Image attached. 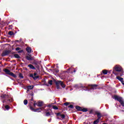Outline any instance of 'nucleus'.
I'll return each instance as SVG.
<instances>
[{
	"label": "nucleus",
	"instance_id": "32",
	"mask_svg": "<svg viewBox=\"0 0 124 124\" xmlns=\"http://www.w3.org/2000/svg\"><path fill=\"white\" fill-rule=\"evenodd\" d=\"M37 74H36V73H34V75H33V76H34V77H37V76H36Z\"/></svg>",
	"mask_w": 124,
	"mask_h": 124
},
{
	"label": "nucleus",
	"instance_id": "31",
	"mask_svg": "<svg viewBox=\"0 0 124 124\" xmlns=\"http://www.w3.org/2000/svg\"><path fill=\"white\" fill-rule=\"evenodd\" d=\"M69 108H71L72 109L73 108V105H70L69 106Z\"/></svg>",
	"mask_w": 124,
	"mask_h": 124
},
{
	"label": "nucleus",
	"instance_id": "1",
	"mask_svg": "<svg viewBox=\"0 0 124 124\" xmlns=\"http://www.w3.org/2000/svg\"><path fill=\"white\" fill-rule=\"evenodd\" d=\"M114 99L115 100H117V101H119V102H120V103L121 104V105L123 107H124V100L123 99V98H122L119 96L114 95Z\"/></svg>",
	"mask_w": 124,
	"mask_h": 124
},
{
	"label": "nucleus",
	"instance_id": "7",
	"mask_svg": "<svg viewBox=\"0 0 124 124\" xmlns=\"http://www.w3.org/2000/svg\"><path fill=\"white\" fill-rule=\"evenodd\" d=\"M30 77H32L34 80H36V79H38V77H34V76H33V75L32 74H31L30 75Z\"/></svg>",
	"mask_w": 124,
	"mask_h": 124
},
{
	"label": "nucleus",
	"instance_id": "21",
	"mask_svg": "<svg viewBox=\"0 0 124 124\" xmlns=\"http://www.w3.org/2000/svg\"><path fill=\"white\" fill-rule=\"evenodd\" d=\"M41 110H42V108H40L36 110V112H41Z\"/></svg>",
	"mask_w": 124,
	"mask_h": 124
},
{
	"label": "nucleus",
	"instance_id": "18",
	"mask_svg": "<svg viewBox=\"0 0 124 124\" xmlns=\"http://www.w3.org/2000/svg\"><path fill=\"white\" fill-rule=\"evenodd\" d=\"M97 116L98 117V119H99V120H100V118H101V115L100 114V113H97Z\"/></svg>",
	"mask_w": 124,
	"mask_h": 124
},
{
	"label": "nucleus",
	"instance_id": "19",
	"mask_svg": "<svg viewBox=\"0 0 124 124\" xmlns=\"http://www.w3.org/2000/svg\"><path fill=\"white\" fill-rule=\"evenodd\" d=\"M14 57H15L16 59H20V56L18 54H15Z\"/></svg>",
	"mask_w": 124,
	"mask_h": 124
},
{
	"label": "nucleus",
	"instance_id": "28",
	"mask_svg": "<svg viewBox=\"0 0 124 124\" xmlns=\"http://www.w3.org/2000/svg\"><path fill=\"white\" fill-rule=\"evenodd\" d=\"M16 51H19V50H21V48L20 47H16Z\"/></svg>",
	"mask_w": 124,
	"mask_h": 124
},
{
	"label": "nucleus",
	"instance_id": "6",
	"mask_svg": "<svg viewBox=\"0 0 124 124\" xmlns=\"http://www.w3.org/2000/svg\"><path fill=\"white\" fill-rule=\"evenodd\" d=\"M57 116L59 118H61V119H64V118H65V116L64 115L62 114L61 113H58Z\"/></svg>",
	"mask_w": 124,
	"mask_h": 124
},
{
	"label": "nucleus",
	"instance_id": "17",
	"mask_svg": "<svg viewBox=\"0 0 124 124\" xmlns=\"http://www.w3.org/2000/svg\"><path fill=\"white\" fill-rule=\"evenodd\" d=\"M8 34H9L10 35H13V34H14V32H13V31H10L8 32Z\"/></svg>",
	"mask_w": 124,
	"mask_h": 124
},
{
	"label": "nucleus",
	"instance_id": "38",
	"mask_svg": "<svg viewBox=\"0 0 124 124\" xmlns=\"http://www.w3.org/2000/svg\"><path fill=\"white\" fill-rule=\"evenodd\" d=\"M3 103H4V101H3Z\"/></svg>",
	"mask_w": 124,
	"mask_h": 124
},
{
	"label": "nucleus",
	"instance_id": "29",
	"mask_svg": "<svg viewBox=\"0 0 124 124\" xmlns=\"http://www.w3.org/2000/svg\"><path fill=\"white\" fill-rule=\"evenodd\" d=\"M5 96H6V95H5V94H3L1 95V97H2L3 98H4L5 97Z\"/></svg>",
	"mask_w": 124,
	"mask_h": 124
},
{
	"label": "nucleus",
	"instance_id": "35",
	"mask_svg": "<svg viewBox=\"0 0 124 124\" xmlns=\"http://www.w3.org/2000/svg\"><path fill=\"white\" fill-rule=\"evenodd\" d=\"M74 72H76V70H74Z\"/></svg>",
	"mask_w": 124,
	"mask_h": 124
},
{
	"label": "nucleus",
	"instance_id": "30",
	"mask_svg": "<svg viewBox=\"0 0 124 124\" xmlns=\"http://www.w3.org/2000/svg\"><path fill=\"white\" fill-rule=\"evenodd\" d=\"M50 112H46V116H50Z\"/></svg>",
	"mask_w": 124,
	"mask_h": 124
},
{
	"label": "nucleus",
	"instance_id": "9",
	"mask_svg": "<svg viewBox=\"0 0 124 124\" xmlns=\"http://www.w3.org/2000/svg\"><path fill=\"white\" fill-rule=\"evenodd\" d=\"M26 59H27V60H28V61H32V60H33L32 57H31V56H27L26 57Z\"/></svg>",
	"mask_w": 124,
	"mask_h": 124
},
{
	"label": "nucleus",
	"instance_id": "23",
	"mask_svg": "<svg viewBox=\"0 0 124 124\" xmlns=\"http://www.w3.org/2000/svg\"><path fill=\"white\" fill-rule=\"evenodd\" d=\"M48 83V84H49V85H52L53 84V80H49Z\"/></svg>",
	"mask_w": 124,
	"mask_h": 124
},
{
	"label": "nucleus",
	"instance_id": "12",
	"mask_svg": "<svg viewBox=\"0 0 124 124\" xmlns=\"http://www.w3.org/2000/svg\"><path fill=\"white\" fill-rule=\"evenodd\" d=\"M29 67H30V68H31V69H35V67H34V66H33V65H31V64H29L28 65Z\"/></svg>",
	"mask_w": 124,
	"mask_h": 124
},
{
	"label": "nucleus",
	"instance_id": "8",
	"mask_svg": "<svg viewBox=\"0 0 124 124\" xmlns=\"http://www.w3.org/2000/svg\"><path fill=\"white\" fill-rule=\"evenodd\" d=\"M8 54V51H4V52L2 53V56L3 57H4V56H7Z\"/></svg>",
	"mask_w": 124,
	"mask_h": 124
},
{
	"label": "nucleus",
	"instance_id": "13",
	"mask_svg": "<svg viewBox=\"0 0 124 124\" xmlns=\"http://www.w3.org/2000/svg\"><path fill=\"white\" fill-rule=\"evenodd\" d=\"M76 109H77V110H78V111H81L82 110V108L79 107V106H77L76 107Z\"/></svg>",
	"mask_w": 124,
	"mask_h": 124
},
{
	"label": "nucleus",
	"instance_id": "5",
	"mask_svg": "<svg viewBox=\"0 0 124 124\" xmlns=\"http://www.w3.org/2000/svg\"><path fill=\"white\" fill-rule=\"evenodd\" d=\"M37 105V106H39V107L42 106V105H43V102L39 101L36 104L34 103V106H35V105Z\"/></svg>",
	"mask_w": 124,
	"mask_h": 124
},
{
	"label": "nucleus",
	"instance_id": "20",
	"mask_svg": "<svg viewBox=\"0 0 124 124\" xmlns=\"http://www.w3.org/2000/svg\"><path fill=\"white\" fill-rule=\"evenodd\" d=\"M82 111V112H87V111H88V109H87V108H81V110Z\"/></svg>",
	"mask_w": 124,
	"mask_h": 124
},
{
	"label": "nucleus",
	"instance_id": "36",
	"mask_svg": "<svg viewBox=\"0 0 124 124\" xmlns=\"http://www.w3.org/2000/svg\"><path fill=\"white\" fill-rule=\"evenodd\" d=\"M113 74H115V73H114V72H113Z\"/></svg>",
	"mask_w": 124,
	"mask_h": 124
},
{
	"label": "nucleus",
	"instance_id": "10",
	"mask_svg": "<svg viewBox=\"0 0 124 124\" xmlns=\"http://www.w3.org/2000/svg\"><path fill=\"white\" fill-rule=\"evenodd\" d=\"M26 51L28 52V53H31V48L30 47H27L26 48Z\"/></svg>",
	"mask_w": 124,
	"mask_h": 124
},
{
	"label": "nucleus",
	"instance_id": "11",
	"mask_svg": "<svg viewBox=\"0 0 124 124\" xmlns=\"http://www.w3.org/2000/svg\"><path fill=\"white\" fill-rule=\"evenodd\" d=\"M90 87L91 89H93V90H95V89H96V85H90Z\"/></svg>",
	"mask_w": 124,
	"mask_h": 124
},
{
	"label": "nucleus",
	"instance_id": "33",
	"mask_svg": "<svg viewBox=\"0 0 124 124\" xmlns=\"http://www.w3.org/2000/svg\"><path fill=\"white\" fill-rule=\"evenodd\" d=\"M23 52V50H20L18 51V53H22Z\"/></svg>",
	"mask_w": 124,
	"mask_h": 124
},
{
	"label": "nucleus",
	"instance_id": "25",
	"mask_svg": "<svg viewBox=\"0 0 124 124\" xmlns=\"http://www.w3.org/2000/svg\"><path fill=\"white\" fill-rule=\"evenodd\" d=\"M53 108L54 110H58V109H59V108H58L57 106H53Z\"/></svg>",
	"mask_w": 124,
	"mask_h": 124
},
{
	"label": "nucleus",
	"instance_id": "15",
	"mask_svg": "<svg viewBox=\"0 0 124 124\" xmlns=\"http://www.w3.org/2000/svg\"><path fill=\"white\" fill-rule=\"evenodd\" d=\"M98 123H99V119H97L96 120L94 121L93 124H97Z\"/></svg>",
	"mask_w": 124,
	"mask_h": 124
},
{
	"label": "nucleus",
	"instance_id": "4",
	"mask_svg": "<svg viewBox=\"0 0 124 124\" xmlns=\"http://www.w3.org/2000/svg\"><path fill=\"white\" fill-rule=\"evenodd\" d=\"M115 70L118 72L122 71V67H121L120 65H116L114 67Z\"/></svg>",
	"mask_w": 124,
	"mask_h": 124
},
{
	"label": "nucleus",
	"instance_id": "34",
	"mask_svg": "<svg viewBox=\"0 0 124 124\" xmlns=\"http://www.w3.org/2000/svg\"><path fill=\"white\" fill-rule=\"evenodd\" d=\"M29 90L30 89H29L27 90V93H28V92H29V91H30Z\"/></svg>",
	"mask_w": 124,
	"mask_h": 124
},
{
	"label": "nucleus",
	"instance_id": "37",
	"mask_svg": "<svg viewBox=\"0 0 124 124\" xmlns=\"http://www.w3.org/2000/svg\"><path fill=\"white\" fill-rule=\"evenodd\" d=\"M70 69H71L70 68H69V70H70Z\"/></svg>",
	"mask_w": 124,
	"mask_h": 124
},
{
	"label": "nucleus",
	"instance_id": "26",
	"mask_svg": "<svg viewBox=\"0 0 124 124\" xmlns=\"http://www.w3.org/2000/svg\"><path fill=\"white\" fill-rule=\"evenodd\" d=\"M64 105H65V106H68V105H69V103L66 102V103H64Z\"/></svg>",
	"mask_w": 124,
	"mask_h": 124
},
{
	"label": "nucleus",
	"instance_id": "14",
	"mask_svg": "<svg viewBox=\"0 0 124 124\" xmlns=\"http://www.w3.org/2000/svg\"><path fill=\"white\" fill-rule=\"evenodd\" d=\"M34 87V86L32 85V86H28L27 88L29 90H32V88Z\"/></svg>",
	"mask_w": 124,
	"mask_h": 124
},
{
	"label": "nucleus",
	"instance_id": "22",
	"mask_svg": "<svg viewBox=\"0 0 124 124\" xmlns=\"http://www.w3.org/2000/svg\"><path fill=\"white\" fill-rule=\"evenodd\" d=\"M23 102L25 105H27V104H28V100H24Z\"/></svg>",
	"mask_w": 124,
	"mask_h": 124
},
{
	"label": "nucleus",
	"instance_id": "3",
	"mask_svg": "<svg viewBox=\"0 0 124 124\" xmlns=\"http://www.w3.org/2000/svg\"><path fill=\"white\" fill-rule=\"evenodd\" d=\"M56 84L57 85V89H59V86H58V85H60L62 86V88H65V85L64 84H63V82L61 81H58L56 82Z\"/></svg>",
	"mask_w": 124,
	"mask_h": 124
},
{
	"label": "nucleus",
	"instance_id": "16",
	"mask_svg": "<svg viewBox=\"0 0 124 124\" xmlns=\"http://www.w3.org/2000/svg\"><path fill=\"white\" fill-rule=\"evenodd\" d=\"M102 72H103V74H104L105 75H106V74H107V73H108V72L106 70H103Z\"/></svg>",
	"mask_w": 124,
	"mask_h": 124
},
{
	"label": "nucleus",
	"instance_id": "24",
	"mask_svg": "<svg viewBox=\"0 0 124 124\" xmlns=\"http://www.w3.org/2000/svg\"><path fill=\"white\" fill-rule=\"evenodd\" d=\"M5 109L6 110H9V106H8V105L5 106Z\"/></svg>",
	"mask_w": 124,
	"mask_h": 124
},
{
	"label": "nucleus",
	"instance_id": "2",
	"mask_svg": "<svg viewBox=\"0 0 124 124\" xmlns=\"http://www.w3.org/2000/svg\"><path fill=\"white\" fill-rule=\"evenodd\" d=\"M4 72L6 73V74H8L9 75H10L11 76H12V77H14V78H16L17 77V76L16 75L14 74L13 73L10 72L9 70L7 69H5L4 70Z\"/></svg>",
	"mask_w": 124,
	"mask_h": 124
},
{
	"label": "nucleus",
	"instance_id": "27",
	"mask_svg": "<svg viewBox=\"0 0 124 124\" xmlns=\"http://www.w3.org/2000/svg\"><path fill=\"white\" fill-rule=\"evenodd\" d=\"M19 77L20 78H21L22 79H23L24 78V77H23V75L20 74H19Z\"/></svg>",
	"mask_w": 124,
	"mask_h": 124
}]
</instances>
